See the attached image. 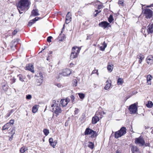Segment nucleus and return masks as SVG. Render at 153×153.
<instances>
[{
    "mask_svg": "<svg viewBox=\"0 0 153 153\" xmlns=\"http://www.w3.org/2000/svg\"><path fill=\"white\" fill-rule=\"evenodd\" d=\"M30 2L29 0H20L18 2L17 7L20 14L23 13L21 11H25L29 8Z\"/></svg>",
    "mask_w": 153,
    "mask_h": 153,
    "instance_id": "1",
    "label": "nucleus"
},
{
    "mask_svg": "<svg viewBox=\"0 0 153 153\" xmlns=\"http://www.w3.org/2000/svg\"><path fill=\"white\" fill-rule=\"evenodd\" d=\"M58 101L53 100V103L51 105L52 111L54 112L57 115L61 113L62 111L60 107V105L58 103Z\"/></svg>",
    "mask_w": 153,
    "mask_h": 153,
    "instance_id": "2",
    "label": "nucleus"
},
{
    "mask_svg": "<svg viewBox=\"0 0 153 153\" xmlns=\"http://www.w3.org/2000/svg\"><path fill=\"white\" fill-rule=\"evenodd\" d=\"M126 129L125 127H122L119 131L115 132L114 135L115 138H118L123 135L126 134Z\"/></svg>",
    "mask_w": 153,
    "mask_h": 153,
    "instance_id": "3",
    "label": "nucleus"
},
{
    "mask_svg": "<svg viewBox=\"0 0 153 153\" xmlns=\"http://www.w3.org/2000/svg\"><path fill=\"white\" fill-rule=\"evenodd\" d=\"M134 142L136 144H139L140 146H143L145 143L144 139L141 137L136 138Z\"/></svg>",
    "mask_w": 153,
    "mask_h": 153,
    "instance_id": "4",
    "label": "nucleus"
},
{
    "mask_svg": "<svg viewBox=\"0 0 153 153\" xmlns=\"http://www.w3.org/2000/svg\"><path fill=\"white\" fill-rule=\"evenodd\" d=\"M129 110L131 114H134L137 111V104L135 103L129 106Z\"/></svg>",
    "mask_w": 153,
    "mask_h": 153,
    "instance_id": "5",
    "label": "nucleus"
},
{
    "mask_svg": "<svg viewBox=\"0 0 153 153\" xmlns=\"http://www.w3.org/2000/svg\"><path fill=\"white\" fill-rule=\"evenodd\" d=\"M144 15L146 18L149 19L152 16V11L149 9H146L145 10Z\"/></svg>",
    "mask_w": 153,
    "mask_h": 153,
    "instance_id": "6",
    "label": "nucleus"
},
{
    "mask_svg": "<svg viewBox=\"0 0 153 153\" xmlns=\"http://www.w3.org/2000/svg\"><path fill=\"white\" fill-rule=\"evenodd\" d=\"M70 101V100L69 99L66 98L65 99H62L60 101V102L62 106L63 107L66 106Z\"/></svg>",
    "mask_w": 153,
    "mask_h": 153,
    "instance_id": "7",
    "label": "nucleus"
},
{
    "mask_svg": "<svg viewBox=\"0 0 153 153\" xmlns=\"http://www.w3.org/2000/svg\"><path fill=\"white\" fill-rule=\"evenodd\" d=\"M71 72L70 69H66L63 70L62 74L64 76H68L71 74Z\"/></svg>",
    "mask_w": 153,
    "mask_h": 153,
    "instance_id": "8",
    "label": "nucleus"
},
{
    "mask_svg": "<svg viewBox=\"0 0 153 153\" xmlns=\"http://www.w3.org/2000/svg\"><path fill=\"white\" fill-rule=\"evenodd\" d=\"M131 150L132 153H141L139 149L136 146H132Z\"/></svg>",
    "mask_w": 153,
    "mask_h": 153,
    "instance_id": "9",
    "label": "nucleus"
},
{
    "mask_svg": "<svg viewBox=\"0 0 153 153\" xmlns=\"http://www.w3.org/2000/svg\"><path fill=\"white\" fill-rule=\"evenodd\" d=\"M147 63L148 64L151 65L153 63V56L152 55L148 56L146 59Z\"/></svg>",
    "mask_w": 153,
    "mask_h": 153,
    "instance_id": "10",
    "label": "nucleus"
},
{
    "mask_svg": "<svg viewBox=\"0 0 153 153\" xmlns=\"http://www.w3.org/2000/svg\"><path fill=\"white\" fill-rule=\"evenodd\" d=\"M71 20V15L70 12H68L66 17L65 22L66 24L69 23Z\"/></svg>",
    "mask_w": 153,
    "mask_h": 153,
    "instance_id": "11",
    "label": "nucleus"
},
{
    "mask_svg": "<svg viewBox=\"0 0 153 153\" xmlns=\"http://www.w3.org/2000/svg\"><path fill=\"white\" fill-rule=\"evenodd\" d=\"M109 25V23L107 22H102L99 23V25L105 29Z\"/></svg>",
    "mask_w": 153,
    "mask_h": 153,
    "instance_id": "12",
    "label": "nucleus"
},
{
    "mask_svg": "<svg viewBox=\"0 0 153 153\" xmlns=\"http://www.w3.org/2000/svg\"><path fill=\"white\" fill-rule=\"evenodd\" d=\"M49 141L51 146L53 148H55V146L57 144V141L56 140L53 141V139L52 138H50Z\"/></svg>",
    "mask_w": 153,
    "mask_h": 153,
    "instance_id": "13",
    "label": "nucleus"
},
{
    "mask_svg": "<svg viewBox=\"0 0 153 153\" xmlns=\"http://www.w3.org/2000/svg\"><path fill=\"white\" fill-rule=\"evenodd\" d=\"M20 40L19 39H15L11 42V48L13 47H16V45L19 43Z\"/></svg>",
    "mask_w": 153,
    "mask_h": 153,
    "instance_id": "14",
    "label": "nucleus"
},
{
    "mask_svg": "<svg viewBox=\"0 0 153 153\" xmlns=\"http://www.w3.org/2000/svg\"><path fill=\"white\" fill-rule=\"evenodd\" d=\"M26 68V69L32 72H34L33 65L31 64L27 65Z\"/></svg>",
    "mask_w": 153,
    "mask_h": 153,
    "instance_id": "15",
    "label": "nucleus"
},
{
    "mask_svg": "<svg viewBox=\"0 0 153 153\" xmlns=\"http://www.w3.org/2000/svg\"><path fill=\"white\" fill-rule=\"evenodd\" d=\"M48 52V48L47 46H44L42 48V50L40 52L39 54L40 53H42L43 54L45 55L46 53Z\"/></svg>",
    "mask_w": 153,
    "mask_h": 153,
    "instance_id": "16",
    "label": "nucleus"
},
{
    "mask_svg": "<svg viewBox=\"0 0 153 153\" xmlns=\"http://www.w3.org/2000/svg\"><path fill=\"white\" fill-rule=\"evenodd\" d=\"M39 19H40V18L36 17L35 19L30 21L29 22L28 25L30 26H31L36 21L38 20Z\"/></svg>",
    "mask_w": 153,
    "mask_h": 153,
    "instance_id": "17",
    "label": "nucleus"
},
{
    "mask_svg": "<svg viewBox=\"0 0 153 153\" xmlns=\"http://www.w3.org/2000/svg\"><path fill=\"white\" fill-rule=\"evenodd\" d=\"M39 19H40V18L36 17L35 19L30 21L29 22L28 25L30 26H31L36 21L38 20Z\"/></svg>",
    "mask_w": 153,
    "mask_h": 153,
    "instance_id": "18",
    "label": "nucleus"
},
{
    "mask_svg": "<svg viewBox=\"0 0 153 153\" xmlns=\"http://www.w3.org/2000/svg\"><path fill=\"white\" fill-rule=\"evenodd\" d=\"M99 120V117L98 116L95 115L94 117H93L92 118V123L94 124H96Z\"/></svg>",
    "mask_w": 153,
    "mask_h": 153,
    "instance_id": "19",
    "label": "nucleus"
},
{
    "mask_svg": "<svg viewBox=\"0 0 153 153\" xmlns=\"http://www.w3.org/2000/svg\"><path fill=\"white\" fill-rule=\"evenodd\" d=\"M80 50V48H79L77 47H74L72 49V51L73 50H74V51L75 52L74 53H76V54H78L79 53Z\"/></svg>",
    "mask_w": 153,
    "mask_h": 153,
    "instance_id": "20",
    "label": "nucleus"
},
{
    "mask_svg": "<svg viewBox=\"0 0 153 153\" xmlns=\"http://www.w3.org/2000/svg\"><path fill=\"white\" fill-rule=\"evenodd\" d=\"M152 77L150 74L148 75L147 76V83L148 85L151 84V80Z\"/></svg>",
    "mask_w": 153,
    "mask_h": 153,
    "instance_id": "21",
    "label": "nucleus"
},
{
    "mask_svg": "<svg viewBox=\"0 0 153 153\" xmlns=\"http://www.w3.org/2000/svg\"><path fill=\"white\" fill-rule=\"evenodd\" d=\"M2 87L3 90L5 91H7L8 89V86L6 83H3L2 84Z\"/></svg>",
    "mask_w": 153,
    "mask_h": 153,
    "instance_id": "22",
    "label": "nucleus"
},
{
    "mask_svg": "<svg viewBox=\"0 0 153 153\" xmlns=\"http://www.w3.org/2000/svg\"><path fill=\"white\" fill-rule=\"evenodd\" d=\"M39 15L37 9H33L31 12V16H36Z\"/></svg>",
    "mask_w": 153,
    "mask_h": 153,
    "instance_id": "23",
    "label": "nucleus"
},
{
    "mask_svg": "<svg viewBox=\"0 0 153 153\" xmlns=\"http://www.w3.org/2000/svg\"><path fill=\"white\" fill-rule=\"evenodd\" d=\"M75 52L73 50L72 51L71 56H70V58L71 59H73L74 58H75L77 57L78 56V54H76V53H74Z\"/></svg>",
    "mask_w": 153,
    "mask_h": 153,
    "instance_id": "24",
    "label": "nucleus"
},
{
    "mask_svg": "<svg viewBox=\"0 0 153 153\" xmlns=\"http://www.w3.org/2000/svg\"><path fill=\"white\" fill-rule=\"evenodd\" d=\"M141 32L142 33H143L145 37H146L147 34H148L149 33V31L148 30V29H147L146 30L145 27L142 28Z\"/></svg>",
    "mask_w": 153,
    "mask_h": 153,
    "instance_id": "25",
    "label": "nucleus"
},
{
    "mask_svg": "<svg viewBox=\"0 0 153 153\" xmlns=\"http://www.w3.org/2000/svg\"><path fill=\"white\" fill-rule=\"evenodd\" d=\"M147 27L149 33H153V23L149 25Z\"/></svg>",
    "mask_w": 153,
    "mask_h": 153,
    "instance_id": "26",
    "label": "nucleus"
},
{
    "mask_svg": "<svg viewBox=\"0 0 153 153\" xmlns=\"http://www.w3.org/2000/svg\"><path fill=\"white\" fill-rule=\"evenodd\" d=\"M137 58L139 59L138 62L140 64L141 63L142 60L144 59V57L143 55H140L137 56Z\"/></svg>",
    "mask_w": 153,
    "mask_h": 153,
    "instance_id": "27",
    "label": "nucleus"
},
{
    "mask_svg": "<svg viewBox=\"0 0 153 153\" xmlns=\"http://www.w3.org/2000/svg\"><path fill=\"white\" fill-rule=\"evenodd\" d=\"M106 85L104 87V89L106 90L109 89L111 85V82H108V80L106 82Z\"/></svg>",
    "mask_w": 153,
    "mask_h": 153,
    "instance_id": "28",
    "label": "nucleus"
},
{
    "mask_svg": "<svg viewBox=\"0 0 153 153\" xmlns=\"http://www.w3.org/2000/svg\"><path fill=\"white\" fill-rule=\"evenodd\" d=\"M18 77L19 78L20 80L22 82L25 81L24 80L26 78V77L25 76L21 74H19L18 76Z\"/></svg>",
    "mask_w": 153,
    "mask_h": 153,
    "instance_id": "29",
    "label": "nucleus"
},
{
    "mask_svg": "<svg viewBox=\"0 0 153 153\" xmlns=\"http://www.w3.org/2000/svg\"><path fill=\"white\" fill-rule=\"evenodd\" d=\"M88 146L91 149H93L94 147V143L91 142L89 141Z\"/></svg>",
    "mask_w": 153,
    "mask_h": 153,
    "instance_id": "30",
    "label": "nucleus"
},
{
    "mask_svg": "<svg viewBox=\"0 0 153 153\" xmlns=\"http://www.w3.org/2000/svg\"><path fill=\"white\" fill-rule=\"evenodd\" d=\"M10 123H7L3 127L2 130H5L8 129L10 127Z\"/></svg>",
    "mask_w": 153,
    "mask_h": 153,
    "instance_id": "31",
    "label": "nucleus"
},
{
    "mask_svg": "<svg viewBox=\"0 0 153 153\" xmlns=\"http://www.w3.org/2000/svg\"><path fill=\"white\" fill-rule=\"evenodd\" d=\"M124 83L123 79L122 78H119L117 81V84L118 85H122Z\"/></svg>",
    "mask_w": 153,
    "mask_h": 153,
    "instance_id": "32",
    "label": "nucleus"
},
{
    "mask_svg": "<svg viewBox=\"0 0 153 153\" xmlns=\"http://www.w3.org/2000/svg\"><path fill=\"white\" fill-rule=\"evenodd\" d=\"M146 106L148 108H151L153 106V103L152 102L150 101H148L147 103L146 104Z\"/></svg>",
    "mask_w": 153,
    "mask_h": 153,
    "instance_id": "33",
    "label": "nucleus"
},
{
    "mask_svg": "<svg viewBox=\"0 0 153 153\" xmlns=\"http://www.w3.org/2000/svg\"><path fill=\"white\" fill-rule=\"evenodd\" d=\"M111 65L110 63H108L107 66V69L109 72H111L113 69V67L111 66Z\"/></svg>",
    "mask_w": 153,
    "mask_h": 153,
    "instance_id": "34",
    "label": "nucleus"
},
{
    "mask_svg": "<svg viewBox=\"0 0 153 153\" xmlns=\"http://www.w3.org/2000/svg\"><path fill=\"white\" fill-rule=\"evenodd\" d=\"M92 131V129L89 128H87L85 132V135H88L91 134V132Z\"/></svg>",
    "mask_w": 153,
    "mask_h": 153,
    "instance_id": "35",
    "label": "nucleus"
},
{
    "mask_svg": "<svg viewBox=\"0 0 153 153\" xmlns=\"http://www.w3.org/2000/svg\"><path fill=\"white\" fill-rule=\"evenodd\" d=\"M43 80V77H41V78H39V79H37L36 80V82L38 83L37 85H41L42 82Z\"/></svg>",
    "mask_w": 153,
    "mask_h": 153,
    "instance_id": "36",
    "label": "nucleus"
},
{
    "mask_svg": "<svg viewBox=\"0 0 153 153\" xmlns=\"http://www.w3.org/2000/svg\"><path fill=\"white\" fill-rule=\"evenodd\" d=\"M106 46L107 45L105 43V42H103V45L102 46L100 47V49L102 51H104Z\"/></svg>",
    "mask_w": 153,
    "mask_h": 153,
    "instance_id": "37",
    "label": "nucleus"
},
{
    "mask_svg": "<svg viewBox=\"0 0 153 153\" xmlns=\"http://www.w3.org/2000/svg\"><path fill=\"white\" fill-rule=\"evenodd\" d=\"M90 135H91V137L92 138H94L96 137L97 136V134L96 132L95 131H94L92 130L91 132Z\"/></svg>",
    "mask_w": 153,
    "mask_h": 153,
    "instance_id": "38",
    "label": "nucleus"
},
{
    "mask_svg": "<svg viewBox=\"0 0 153 153\" xmlns=\"http://www.w3.org/2000/svg\"><path fill=\"white\" fill-rule=\"evenodd\" d=\"M27 147H22L20 149V151L21 153H24L25 151L27 150Z\"/></svg>",
    "mask_w": 153,
    "mask_h": 153,
    "instance_id": "39",
    "label": "nucleus"
},
{
    "mask_svg": "<svg viewBox=\"0 0 153 153\" xmlns=\"http://www.w3.org/2000/svg\"><path fill=\"white\" fill-rule=\"evenodd\" d=\"M37 105H35L33 106L32 109V111L33 113H35L38 110L37 108Z\"/></svg>",
    "mask_w": 153,
    "mask_h": 153,
    "instance_id": "40",
    "label": "nucleus"
},
{
    "mask_svg": "<svg viewBox=\"0 0 153 153\" xmlns=\"http://www.w3.org/2000/svg\"><path fill=\"white\" fill-rule=\"evenodd\" d=\"M78 95L80 98L81 99H83L85 97V94L83 93H78Z\"/></svg>",
    "mask_w": 153,
    "mask_h": 153,
    "instance_id": "41",
    "label": "nucleus"
},
{
    "mask_svg": "<svg viewBox=\"0 0 153 153\" xmlns=\"http://www.w3.org/2000/svg\"><path fill=\"white\" fill-rule=\"evenodd\" d=\"M113 20V16L112 15H110L108 18V21L109 22L111 23Z\"/></svg>",
    "mask_w": 153,
    "mask_h": 153,
    "instance_id": "42",
    "label": "nucleus"
},
{
    "mask_svg": "<svg viewBox=\"0 0 153 153\" xmlns=\"http://www.w3.org/2000/svg\"><path fill=\"white\" fill-rule=\"evenodd\" d=\"M124 2V0H119L118 3L119 4L121 5L122 6L123 5Z\"/></svg>",
    "mask_w": 153,
    "mask_h": 153,
    "instance_id": "43",
    "label": "nucleus"
},
{
    "mask_svg": "<svg viewBox=\"0 0 153 153\" xmlns=\"http://www.w3.org/2000/svg\"><path fill=\"white\" fill-rule=\"evenodd\" d=\"M101 12V11L100 10H96L94 13L96 12V13L94 14V16L95 17L97 16V15L100 13Z\"/></svg>",
    "mask_w": 153,
    "mask_h": 153,
    "instance_id": "44",
    "label": "nucleus"
},
{
    "mask_svg": "<svg viewBox=\"0 0 153 153\" xmlns=\"http://www.w3.org/2000/svg\"><path fill=\"white\" fill-rule=\"evenodd\" d=\"M97 74V75H98L99 73H98V70H93L91 74Z\"/></svg>",
    "mask_w": 153,
    "mask_h": 153,
    "instance_id": "45",
    "label": "nucleus"
},
{
    "mask_svg": "<svg viewBox=\"0 0 153 153\" xmlns=\"http://www.w3.org/2000/svg\"><path fill=\"white\" fill-rule=\"evenodd\" d=\"M77 81L76 79H74L73 80V85L76 86H77Z\"/></svg>",
    "mask_w": 153,
    "mask_h": 153,
    "instance_id": "46",
    "label": "nucleus"
},
{
    "mask_svg": "<svg viewBox=\"0 0 153 153\" xmlns=\"http://www.w3.org/2000/svg\"><path fill=\"white\" fill-rule=\"evenodd\" d=\"M70 97L71 98V100L72 101V102H74V100L75 99L74 96L73 95H71V96Z\"/></svg>",
    "mask_w": 153,
    "mask_h": 153,
    "instance_id": "47",
    "label": "nucleus"
},
{
    "mask_svg": "<svg viewBox=\"0 0 153 153\" xmlns=\"http://www.w3.org/2000/svg\"><path fill=\"white\" fill-rule=\"evenodd\" d=\"M43 132L46 136L48 135V130L47 129H44L43 130Z\"/></svg>",
    "mask_w": 153,
    "mask_h": 153,
    "instance_id": "48",
    "label": "nucleus"
},
{
    "mask_svg": "<svg viewBox=\"0 0 153 153\" xmlns=\"http://www.w3.org/2000/svg\"><path fill=\"white\" fill-rule=\"evenodd\" d=\"M11 135H13L14 134H15V130L14 128H12L11 129Z\"/></svg>",
    "mask_w": 153,
    "mask_h": 153,
    "instance_id": "49",
    "label": "nucleus"
},
{
    "mask_svg": "<svg viewBox=\"0 0 153 153\" xmlns=\"http://www.w3.org/2000/svg\"><path fill=\"white\" fill-rule=\"evenodd\" d=\"M32 98V96L30 94H28L26 96V98L27 99H30Z\"/></svg>",
    "mask_w": 153,
    "mask_h": 153,
    "instance_id": "50",
    "label": "nucleus"
},
{
    "mask_svg": "<svg viewBox=\"0 0 153 153\" xmlns=\"http://www.w3.org/2000/svg\"><path fill=\"white\" fill-rule=\"evenodd\" d=\"M55 85L58 88H61L62 87V85L60 83H56Z\"/></svg>",
    "mask_w": 153,
    "mask_h": 153,
    "instance_id": "51",
    "label": "nucleus"
},
{
    "mask_svg": "<svg viewBox=\"0 0 153 153\" xmlns=\"http://www.w3.org/2000/svg\"><path fill=\"white\" fill-rule=\"evenodd\" d=\"M61 33H60V35L59 36V40L60 41H62L63 39H64V36H63V38H61V39H60V38L61 37Z\"/></svg>",
    "mask_w": 153,
    "mask_h": 153,
    "instance_id": "52",
    "label": "nucleus"
},
{
    "mask_svg": "<svg viewBox=\"0 0 153 153\" xmlns=\"http://www.w3.org/2000/svg\"><path fill=\"white\" fill-rule=\"evenodd\" d=\"M14 122V120H10V122L8 123H10V124H12L13 125Z\"/></svg>",
    "mask_w": 153,
    "mask_h": 153,
    "instance_id": "53",
    "label": "nucleus"
},
{
    "mask_svg": "<svg viewBox=\"0 0 153 153\" xmlns=\"http://www.w3.org/2000/svg\"><path fill=\"white\" fill-rule=\"evenodd\" d=\"M79 111V109L77 108H75V114H77Z\"/></svg>",
    "mask_w": 153,
    "mask_h": 153,
    "instance_id": "54",
    "label": "nucleus"
},
{
    "mask_svg": "<svg viewBox=\"0 0 153 153\" xmlns=\"http://www.w3.org/2000/svg\"><path fill=\"white\" fill-rule=\"evenodd\" d=\"M52 38V37L51 36H48V42H51V39Z\"/></svg>",
    "mask_w": 153,
    "mask_h": 153,
    "instance_id": "55",
    "label": "nucleus"
},
{
    "mask_svg": "<svg viewBox=\"0 0 153 153\" xmlns=\"http://www.w3.org/2000/svg\"><path fill=\"white\" fill-rule=\"evenodd\" d=\"M17 31L16 30H15L13 32V35H15L17 33Z\"/></svg>",
    "mask_w": 153,
    "mask_h": 153,
    "instance_id": "56",
    "label": "nucleus"
},
{
    "mask_svg": "<svg viewBox=\"0 0 153 153\" xmlns=\"http://www.w3.org/2000/svg\"><path fill=\"white\" fill-rule=\"evenodd\" d=\"M102 7V5H99L98 6V9H100Z\"/></svg>",
    "mask_w": 153,
    "mask_h": 153,
    "instance_id": "57",
    "label": "nucleus"
},
{
    "mask_svg": "<svg viewBox=\"0 0 153 153\" xmlns=\"http://www.w3.org/2000/svg\"><path fill=\"white\" fill-rule=\"evenodd\" d=\"M13 135H11V136L9 138V140L10 141H11L13 139Z\"/></svg>",
    "mask_w": 153,
    "mask_h": 153,
    "instance_id": "58",
    "label": "nucleus"
},
{
    "mask_svg": "<svg viewBox=\"0 0 153 153\" xmlns=\"http://www.w3.org/2000/svg\"><path fill=\"white\" fill-rule=\"evenodd\" d=\"M74 65V64L73 63H71L70 64V66L71 67H73Z\"/></svg>",
    "mask_w": 153,
    "mask_h": 153,
    "instance_id": "59",
    "label": "nucleus"
},
{
    "mask_svg": "<svg viewBox=\"0 0 153 153\" xmlns=\"http://www.w3.org/2000/svg\"><path fill=\"white\" fill-rule=\"evenodd\" d=\"M14 111V110H13V109H12L10 111L9 113L11 114Z\"/></svg>",
    "mask_w": 153,
    "mask_h": 153,
    "instance_id": "60",
    "label": "nucleus"
},
{
    "mask_svg": "<svg viewBox=\"0 0 153 153\" xmlns=\"http://www.w3.org/2000/svg\"><path fill=\"white\" fill-rule=\"evenodd\" d=\"M145 145L146 146H150V144L149 143H146L145 144Z\"/></svg>",
    "mask_w": 153,
    "mask_h": 153,
    "instance_id": "61",
    "label": "nucleus"
},
{
    "mask_svg": "<svg viewBox=\"0 0 153 153\" xmlns=\"http://www.w3.org/2000/svg\"><path fill=\"white\" fill-rule=\"evenodd\" d=\"M91 38V36H88L87 37V39H88Z\"/></svg>",
    "mask_w": 153,
    "mask_h": 153,
    "instance_id": "62",
    "label": "nucleus"
},
{
    "mask_svg": "<svg viewBox=\"0 0 153 153\" xmlns=\"http://www.w3.org/2000/svg\"><path fill=\"white\" fill-rule=\"evenodd\" d=\"M116 153H122L121 152H120L119 150H117L116 151Z\"/></svg>",
    "mask_w": 153,
    "mask_h": 153,
    "instance_id": "63",
    "label": "nucleus"
},
{
    "mask_svg": "<svg viewBox=\"0 0 153 153\" xmlns=\"http://www.w3.org/2000/svg\"><path fill=\"white\" fill-rule=\"evenodd\" d=\"M27 77L29 78V79H30V77L29 75H27Z\"/></svg>",
    "mask_w": 153,
    "mask_h": 153,
    "instance_id": "64",
    "label": "nucleus"
}]
</instances>
